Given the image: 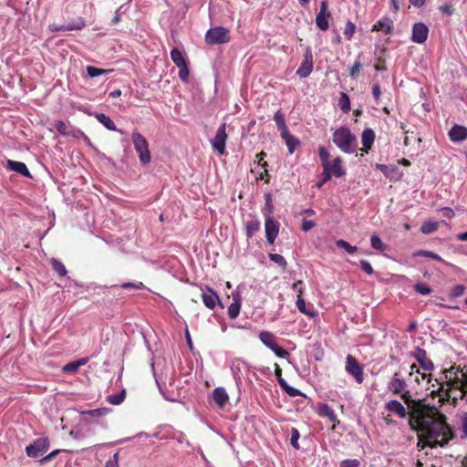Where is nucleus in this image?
Instances as JSON below:
<instances>
[{
    "instance_id": "nucleus-1",
    "label": "nucleus",
    "mask_w": 467,
    "mask_h": 467,
    "mask_svg": "<svg viewBox=\"0 0 467 467\" xmlns=\"http://www.w3.org/2000/svg\"><path fill=\"white\" fill-rule=\"evenodd\" d=\"M410 429L418 432L417 447L423 450L427 447L434 449L444 447L454 438L453 431L447 422L444 414L424 420L423 424L410 425Z\"/></svg>"
},
{
    "instance_id": "nucleus-2",
    "label": "nucleus",
    "mask_w": 467,
    "mask_h": 467,
    "mask_svg": "<svg viewBox=\"0 0 467 467\" xmlns=\"http://www.w3.org/2000/svg\"><path fill=\"white\" fill-rule=\"evenodd\" d=\"M409 410V425L423 424L424 420L442 415L438 408L431 406L426 400H414L407 389L400 394Z\"/></svg>"
},
{
    "instance_id": "nucleus-3",
    "label": "nucleus",
    "mask_w": 467,
    "mask_h": 467,
    "mask_svg": "<svg viewBox=\"0 0 467 467\" xmlns=\"http://www.w3.org/2000/svg\"><path fill=\"white\" fill-rule=\"evenodd\" d=\"M437 393L441 400L449 401L451 399L454 405L457 400H462L467 394V367L457 368L454 376H450L448 388L444 389V385H441Z\"/></svg>"
},
{
    "instance_id": "nucleus-4",
    "label": "nucleus",
    "mask_w": 467,
    "mask_h": 467,
    "mask_svg": "<svg viewBox=\"0 0 467 467\" xmlns=\"http://www.w3.org/2000/svg\"><path fill=\"white\" fill-rule=\"evenodd\" d=\"M333 142L344 153H353L356 150L357 137L347 127H340L333 132Z\"/></svg>"
},
{
    "instance_id": "nucleus-5",
    "label": "nucleus",
    "mask_w": 467,
    "mask_h": 467,
    "mask_svg": "<svg viewBox=\"0 0 467 467\" xmlns=\"http://www.w3.org/2000/svg\"><path fill=\"white\" fill-rule=\"evenodd\" d=\"M131 140L135 150L139 154L140 161L142 164H148L150 161V152L146 138L139 131L135 130L131 134Z\"/></svg>"
},
{
    "instance_id": "nucleus-6",
    "label": "nucleus",
    "mask_w": 467,
    "mask_h": 467,
    "mask_svg": "<svg viewBox=\"0 0 467 467\" xmlns=\"http://www.w3.org/2000/svg\"><path fill=\"white\" fill-rule=\"evenodd\" d=\"M259 339L267 348H269L278 358H287L290 354L287 350L280 347L276 342L275 336L269 331H261Z\"/></svg>"
},
{
    "instance_id": "nucleus-7",
    "label": "nucleus",
    "mask_w": 467,
    "mask_h": 467,
    "mask_svg": "<svg viewBox=\"0 0 467 467\" xmlns=\"http://www.w3.org/2000/svg\"><path fill=\"white\" fill-rule=\"evenodd\" d=\"M230 32L223 26H216L209 29L205 34V42L208 45L226 44L230 41Z\"/></svg>"
},
{
    "instance_id": "nucleus-8",
    "label": "nucleus",
    "mask_w": 467,
    "mask_h": 467,
    "mask_svg": "<svg viewBox=\"0 0 467 467\" xmlns=\"http://www.w3.org/2000/svg\"><path fill=\"white\" fill-rule=\"evenodd\" d=\"M50 447V441L47 437L36 439L32 443L26 447V453L30 458H37L44 455Z\"/></svg>"
},
{
    "instance_id": "nucleus-9",
    "label": "nucleus",
    "mask_w": 467,
    "mask_h": 467,
    "mask_svg": "<svg viewBox=\"0 0 467 467\" xmlns=\"http://www.w3.org/2000/svg\"><path fill=\"white\" fill-rule=\"evenodd\" d=\"M346 371L354 377L355 380L361 384L364 381L363 367L358 359L352 355H348L346 358Z\"/></svg>"
},
{
    "instance_id": "nucleus-10",
    "label": "nucleus",
    "mask_w": 467,
    "mask_h": 467,
    "mask_svg": "<svg viewBox=\"0 0 467 467\" xmlns=\"http://www.w3.org/2000/svg\"><path fill=\"white\" fill-rule=\"evenodd\" d=\"M227 138L228 135L226 133V124L223 123L219 126L214 138L212 140L213 149L221 156L226 154L225 142Z\"/></svg>"
},
{
    "instance_id": "nucleus-11",
    "label": "nucleus",
    "mask_w": 467,
    "mask_h": 467,
    "mask_svg": "<svg viewBox=\"0 0 467 467\" xmlns=\"http://www.w3.org/2000/svg\"><path fill=\"white\" fill-rule=\"evenodd\" d=\"M330 16L331 14L328 12L327 1H321L320 10L316 16L317 26L322 31H327L329 27L328 19L330 18Z\"/></svg>"
},
{
    "instance_id": "nucleus-12",
    "label": "nucleus",
    "mask_w": 467,
    "mask_h": 467,
    "mask_svg": "<svg viewBox=\"0 0 467 467\" xmlns=\"http://www.w3.org/2000/svg\"><path fill=\"white\" fill-rule=\"evenodd\" d=\"M313 54L310 47H307L304 54V59L301 62V65L296 70V74L300 78L308 77L313 71Z\"/></svg>"
},
{
    "instance_id": "nucleus-13",
    "label": "nucleus",
    "mask_w": 467,
    "mask_h": 467,
    "mask_svg": "<svg viewBox=\"0 0 467 467\" xmlns=\"http://www.w3.org/2000/svg\"><path fill=\"white\" fill-rule=\"evenodd\" d=\"M280 223L271 216H267L265 222V231L267 242L271 244L275 243L279 234Z\"/></svg>"
},
{
    "instance_id": "nucleus-14",
    "label": "nucleus",
    "mask_w": 467,
    "mask_h": 467,
    "mask_svg": "<svg viewBox=\"0 0 467 467\" xmlns=\"http://www.w3.org/2000/svg\"><path fill=\"white\" fill-rule=\"evenodd\" d=\"M201 297L204 306L211 310H213L217 304H219L221 307H223L219 296L210 286H206L205 291L202 292Z\"/></svg>"
},
{
    "instance_id": "nucleus-15",
    "label": "nucleus",
    "mask_w": 467,
    "mask_h": 467,
    "mask_svg": "<svg viewBox=\"0 0 467 467\" xmlns=\"http://www.w3.org/2000/svg\"><path fill=\"white\" fill-rule=\"evenodd\" d=\"M411 356L419 362L420 368L425 371H432L434 369L433 362L428 358L425 349L417 348Z\"/></svg>"
},
{
    "instance_id": "nucleus-16",
    "label": "nucleus",
    "mask_w": 467,
    "mask_h": 467,
    "mask_svg": "<svg viewBox=\"0 0 467 467\" xmlns=\"http://www.w3.org/2000/svg\"><path fill=\"white\" fill-rule=\"evenodd\" d=\"M429 36L428 26L421 22L415 23L412 27L411 40L417 44L424 43Z\"/></svg>"
},
{
    "instance_id": "nucleus-17",
    "label": "nucleus",
    "mask_w": 467,
    "mask_h": 467,
    "mask_svg": "<svg viewBox=\"0 0 467 467\" xmlns=\"http://www.w3.org/2000/svg\"><path fill=\"white\" fill-rule=\"evenodd\" d=\"M388 389L393 394L400 395L407 389V383L403 379L400 378V373L396 372L389 381Z\"/></svg>"
},
{
    "instance_id": "nucleus-18",
    "label": "nucleus",
    "mask_w": 467,
    "mask_h": 467,
    "mask_svg": "<svg viewBox=\"0 0 467 467\" xmlns=\"http://www.w3.org/2000/svg\"><path fill=\"white\" fill-rule=\"evenodd\" d=\"M385 408L389 412L396 414L401 419L409 416V410L406 409L399 400H391L385 403Z\"/></svg>"
},
{
    "instance_id": "nucleus-19",
    "label": "nucleus",
    "mask_w": 467,
    "mask_h": 467,
    "mask_svg": "<svg viewBox=\"0 0 467 467\" xmlns=\"http://www.w3.org/2000/svg\"><path fill=\"white\" fill-rule=\"evenodd\" d=\"M393 21L389 17L385 16L373 25L372 31H381L386 35H389L393 32Z\"/></svg>"
},
{
    "instance_id": "nucleus-20",
    "label": "nucleus",
    "mask_w": 467,
    "mask_h": 467,
    "mask_svg": "<svg viewBox=\"0 0 467 467\" xmlns=\"http://www.w3.org/2000/svg\"><path fill=\"white\" fill-rule=\"evenodd\" d=\"M242 306V296L240 293H234L233 294V302L228 306V316L231 319H235L241 310Z\"/></svg>"
},
{
    "instance_id": "nucleus-21",
    "label": "nucleus",
    "mask_w": 467,
    "mask_h": 467,
    "mask_svg": "<svg viewBox=\"0 0 467 467\" xmlns=\"http://www.w3.org/2000/svg\"><path fill=\"white\" fill-rule=\"evenodd\" d=\"M449 137L453 142L462 141L467 138V129L463 126L454 125L449 131Z\"/></svg>"
},
{
    "instance_id": "nucleus-22",
    "label": "nucleus",
    "mask_w": 467,
    "mask_h": 467,
    "mask_svg": "<svg viewBox=\"0 0 467 467\" xmlns=\"http://www.w3.org/2000/svg\"><path fill=\"white\" fill-rule=\"evenodd\" d=\"M213 399L220 408H223L229 400V396L223 388L218 387L213 390Z\"/></svg>"
},
{
    "instance_id": "nucleus-23",
    "label": "nucleus",
    "mask_w": 467,
    "mask_h": 467,
    "mask_svg": "<svg viewBox=\"0 0 467 467\" xmlns=\"http://www.w3.org/2000/svg\"><path fill=\"white\" fill-rule=\"evenodd\" d=\"M318 414L321 417H327L328 420L333 422L332 430H335L336 423H339L336 413L333 409L327 404H320L318 407Z\"/></svg>"
},
{
    "instance_id": "nucleus-24",
    "label": "nucleus",
    "mask_w": 467,
    "mask_h": 467,
    "mask_svg": "<svg viewBox=\"0 0 467 467\" xmlns=\"http://www.w3.org/2000/svg\"><path fill=\"white\" fill-rule=\"evenodd\" d=\"M281 138L285 140L288 151L290 154H293L296 150V149L299 146L300 140L294 135H292L289 130L285 132H282L280 134Z\"/></svg>"
},
{
    "instance_id": "nucleus-25",
    "label": "nucleus",
    "mask_w": 467,
    "mask_h": 467,
    "mask_svg": "<svg viewBox=\"0 0 467 467\" xmlns=\"http://www.w3.org/2000/svg\"><path fill=\"white\" fill-rule=\"evenodd\" d=\"M7 168L25 177H31V173L24 162L8 160Z\"/></svg>"
},
{
    "instance_id": "nucleus-26",
    "label": "nucleus",
    "mask_w": 467,
    "mask_h": 467,
    "mask_svg": "<svg viewBox=\"0 0 467 467\" xmlns=\"http://www.w3.org/2000/svg\"><path fill=\"white\" fill-rule=\"evenodd\" d=\"M328 171L331 176L342 177L345 175V170L342 167V159L340 157L335 158L333 162L328 164Z\"/></svg>"
},
{
    "instance_id": "nucleus-27",
    "label": "nucleus",
    "mask_w": 467,
    "mask_h": 467,
    "mask_svg": "<svg viewBox=\"0 0 467 467\" xmlns=\"http://www.w3.org/2000/svg\"><path fill=\"white\" fill-rule=\"evenodd\" d=\"M88 358H81L78 360L69 362L63 366L62 371L65 373H76L79 367L86 365L88 362Z\"/></svg>"
},
{
    "instance_id": "nucleus-28",
    "label": "nucleus",
    "mask_w": 467,
    "mask_h": 467,
    "mask_svg": "<svg viewBox=\"0 0 467 467\" xmlns=\"http://www.w3.org/2000/svg\"><path fill=\"white\" fill-rule=\"evenodd\" d=\"M375 140V133L371 129H366L361 135V141L365 151L371 149Z\"/></svg>"
},
{
    "instance_id": "nucleus-29",
    "label": "nucleus",
    "mask_w": 467,
    "mask_h": 467,
    "mask_svg": "<svg viewBox=\"0 0 467 467\" xmlns=\"http://www.w3.org/2000/svg\"><path fill=\"white\" fill-rule=\"evenodd\" d=\"M96 119H98V121L99 123H101L109 130L119 131L120 133H122L121 130H118V129H117L115 123L113 122V120L109 116H107L106 114H104V113H98V114H96Z\"/></svg>"
},
{
    "instance_id": "nucleus-30",
    "label": "nucleus",
    "mask_w": 467,
    "mask_h": 467,
    "mask_svg": "<svg viewBox=\"0 0 467 467\" xmlns=\"http://www.w3.org/2000/svg\"><path fill=\"white\" fill-rule=\"evenodd\" d=\"M171 58L177 67L187 64L182 52L177 47L172 48L171 51Z\"/></svg>"
},
{
    "instance_id": "nucleus-31",
    "label": "nucleus",
    "mask_w": 467,
    "mask_h": 467,
    "mask_svg": "<svg viewBox=\"0 0 467 467\" xmlns=\"http://www.w3.org/2000/svg\"><path fill=\"white\" fill-rule=\"evenodd\" d=\"M246 236L252 238L260 230V223L257 220H250L245 223Z\"/></svg>"
},
{
    "instance_id": "nucleus-32",
    "label": "nucleus",
    "mask_w": 467,
    "mask_h": 467,
    "mask_svg": "<svg viewBox=\"0 0 467 467\" xmlns=\"http://www.w3.org/2000/svg\"><path fill=\"white\" fill-rule=\"evenodd\" d=\"M274 119L275 121L278 130L280 131V134H282V132H285L288 130L287 126L285 124V116L280 109L275 112Z\"/></svg>"
},
{
    "instance_id": "nucleus-33",
    "label": "nucleus",
    "mask_w": 467,
    "mask_h": 467,
    "mask_svg": "<svg viewBox=\"0 0 467 467\" xmlns=\"http://www.w3.org/2000/svg\"><path fill=\"white\" fill-rule=\"evenodd\" d=\"M50 264L53 270L58 274L59 276H66L67 274V270L64 264L56 258L50 259Z\"/></svg>"
},
{
    "instance_id": "nucleus-34",
    "label": "nucleus",
    "mask_w": 467,
    "mask_h": 467,
    "mask_svg": "<svg viewBox=\"0 0 467 467\" xmlns=\"http://www.w3.org/2000/svg\"><path fill=\"white\" fill-rule=\"evenodd\" d=\"M439 228V224L434 221H425L420 226V232L424 234H430L436 232Z\"/></svg>"
},
{
    "instance_id": "nucleus-35",
    "label": "nucleus",
    "mask_w": 467,
    "mask_h": 467,
    "mask_svg": "<svg viewBox=\"0 0 467 467\" xmlns=\"http://www.w3.org/2000/svg\"><path fill=\"white\" fill-rule=\"evenodd\" d=\"M338 106L341 109V110L345 113H348L350 111V99L347 93H345V92L340 93Z\"/></svg>"
},
{
    "instance_id": "nucleus-36",
    "label": "nucleus",
    "mask_w": 467,
    "mask_h": 467,
    "mask_svg": "<svg viewBox=\"0 0 467 467\" xmlns=\"http://www.w3.org/2000/svg\"><path fill=\"white\" fill-rule=\"evenodd\" d=\"M457 368H461V367L453 365L450 368L443 369L442 373L444 374L446 380L443 383H440L439 380L436 379L435 382L439 385V387H441V385H444V389L448 388L450 376H452V377L454 376V373L457 371Z\"/></svg>"
},
{
    "instance_id": "nucleus-37",
    "label": "nucleus",
    "mask_w": 467,
    "mask_h": 467,
    "mask_svg": "<svg viewBox=\"0 0 467 467\" xmlns=\"http://www.w3.org/2000/svg\"><path fill=\"white\" fill-rule=\"evenodd\" d=\"M318 154L321 161L323 170L328 169L330 154L325 147L321 146L318 149Z\"/></svg>"
},
{
    "instance_id": "nucleus-38",
    "label": "nucleus",
    "mask_w": 467,
    "mask_h": 467,
    "mask_svg": "<svg viewBox=\"0 0 467 467\" xmlns=\"http://www.w3.org/2000/svg\"><path fill=\"white\" fill-rule=\"evenodd\" d=\"M84 26H85L84 21L82 19H79L78 21H77L75 23H69V24H67L66 26H59V27H57L56 29L57 30L71 31V30H80Z\"/></svg>"
},
{
    "instance_id": "nucleus-39",
    "label": "nucleus",
    "mask_w": 467,
    "mask_h": 467,
    "mask_svg": "<svg viewBox=\"0 0 467 467\" xmlns=\"http://www.w3.org/2000/svg\"><path fill=\"white\" fill-rule=\"evenodd\" d=\"M360 57H361V54H359L355 61V63L353 64V66L351 67L350 68V71H349V76L350 78H357V77L358 76L363 65L361 63V60H360Z\"/></svg>"
},
{
    "instance_id": "nucleus-40",
    "label": "nucleus",
    "mask_w": 467,
    "mask_h": 467,
    "mask_svg": "<svg viewBox=\"0 0 467 467\" xmlns=\"http://www.w3.org/2000/svg\"><path fill=\"white\" fill-rule=\"evenodd\" d=\"M414 256L429 257L438 262L443 261V259L438 254L428 250H419L416 253H414Z\"/></svg>"
},
{
    "instance_id": "nucleus-41",
    "label": "nucleus",
    "mask_w": 467,
    "mask_h": 467,
    "mask_svg": "<svg viewBox=\"0 0 467 467\" xmlns=\"http://www.w3.org/2000/svg\"><path fill=\"white\" fill-rule=\"evenodd\" d=\"M268 256L271 261L275 262L279 266H281L283 268V271H285L286 269L287 262L283 255L271 253L268 254Z\"/></svg>"
},
{
    "instance_id": "nucleus-42",
    "label": "nucleus",
    "mask_w": 467,
    "mask_h": 467,
    "mask_svg": "<svg viewBox=\"0 0 467 467\" xmlns=\"http://www.w3.org/2000/svg\"><path fill=\"white\" fill-rule=\"evenodd\" d=\"M125 395H126V392H125V389H123L119 393L109 395L108 397V401L112 405H119L120 403L123 402V400L125 399Z\"/></svg>"
},
{
    "instance_id": "nucleus-43",
    "label": "nucleus",
    "mask_w": 467,
    "mask_h": 467,
    "mask_svg": "<svg viewBox=\"0 0 467 467\" xmlns=\"http://www.w3.org/2000/svg\"><path fill=\"white\" fill-rule=\"evenodd\" d=\"M355 33H356V25L354 23H352L350 20H348L346 23V26L344 28L343 34L348 40H350L353 37Z\"/></svg>"
},
{
    "instance_id": "nucleus-44",
    "label": "nucleus",
    "mask_w": 467,
    "mask_h": 467,
    "mask_svg": "<svg viewBox=\"0 0 467 467\" xmlns=\"http://www.w3.org/2000/svg\"><path fill=\"white\" fill-rule=\"evenodd\" d=\"M109 71H111V69H102V68L95 67L92 66L87 67V72L90 78H96L100 75L106 74Z\"/></svg>"
},
{
    "instance_id": "nucleus-45",
    "label": "nucleus",
    "mask_w": 467,
    "mask_h": 467,
    "mask_svg": "<svg viewBox=\"0 0 467 467\" xmlns=\"http://www.w3.org/2000/svg\"><path fill=\"white\" fill-rule=\"evenodd\" d=\"M108 411H109L108 409L101 408V409H95V410H85V411H82L81 414L83 416L88 415V416H91V417H94V418H99V417H101V416L105 415Z\"/></svg>"
},
{
    "instance_id": "nucleus-46",
    "label": "nucleus",
    "mask_w": 467,
    "mask_h": 467,
    "mask_svg": "<svg viewBox=\"0 0 467 467\" xmlns=\"http://www.w3.org/2000/svg\"><path fill=\"white\" fill-rule=\"evenodd\" d=\"M336 244L339 248H344L348 254H354L358 251L357 246H353L349 243H348L347 241L342 240V239L337 240L336 242Z\"/></svg>"
},
{
    "instance_id": "nucleus-47",
    "label": "nucleus",
    "mask_w": 467,
    "mask_h": 467,
    "mask_svg": "<svg viewBox=\"0 0 467 467\" xmlns=\"http://www.w3.org/2000/svg\"><path fill=\"white\" fill-rule=\"evenodd\" d=\"M370 243L371 246L376 250L384 251L386 249V245L377 234L371 236Z\"/></svg>"
},
{
    "instance_id": "nucleus-48",
    "label": "nucleus",
    "mask_w": 467,
    "mask_h": 467,
    "mask_svg": "<svg viewBox=\"0 0 467 467\" xmlns=\"http://www.w3.org/2000/svg\"><path fill=\"white\" fill-rule=\"evenodd\" d=\"M414 373H416L418 375H420L422 380L423 379H427L428 382H431V379H431L432 378L431 374L420 373L419 367L417 365H415V364H412L410 366V375L413 376Z\"/></svg>"
},
{
    "instance_id": "nucleus-49",
    "label": "nucleus",
    "mask_w": 467,
    "mask_h": 467,
    "mask_svg": "<svg viewBox=\"0 0 467 467\" xmlns=\"http://www.w3.org/2000/svg\"><path fill=\"white\" fill-rule=\"evenodd\" d=\"M296 306L301 313L310 317L314 316L313 312L307 310L306 301L302 297L296 299Z\"/></svg>"
},
{
    "instance_id": "nucleus-50",
    "label": "nucleus",
    "mask_w": 467,
    "mask_h": 467,
    "mask_svg": "<svg viewBox=\"0 0 467 467\" xmlns=\"http://www.w3.org/2000/svg\"><path fill=\"white\" fill-rule=\"evenodd\" d=\"M377 168L387 177H389L391 175V172L399 171L398 168L388 166L385 164H377Z\"/></svg>"
},
{
    "instance_id": "nucleus-51",
    "label": "nucleus",
    "mask_w": 467,
    "mask_h": 467,
    "mask_svg": "<svg viewBox=\"0 0 467 467\" xmlns=\"http://www.w3.org/2000/svg\"><path fill=\"white\" fill-rule=\"evenodd\" d=\"M55 127L57 129V130L62 134V135H69V130H68V127L67 125L63 121V120H57L56 121L55 123Z\"/></svg>"
},
{
    "instance_id": "nucleus-52",
    "label": "nucleus",
    "mask_w": 467,
    "mask_h": 467,
    "mask_svg": "<svg viewBox=\"0 0 467 467\" xmlns=\"http://www.w3.org/2000/svg\"><path fill=\"white\" fill-rule=\"evenodd\" d=\"M464 291L465 286L463 285H457L451 288L450 295L451 297L455 298L462 296Z\"/></svg>"
},
{
    "instance_id": "nucleus-53",
    "label": "nucleus",
    "mask_w": 467,
    "mask_h": 467,
    "mask_svg": "<svg viewBox=\"0 0 467 467\" xmlns=\"http://www.w3.org/2000/svg\"><path fill=\"white\" fill-rule=\"evenodd\" d=\"M415 290L418 293L424 295V296L429 295L431 292V288L428 285L422 284V283L416 284Z\"/></svg>"
},
{
    "instance_id": "nucleus-54",
    "label": "nucleus",
    "mask_w": 467,
    "mask_h": 467,
    "mask_svg": "<svg viewBox=\"0 0 467 467\" xmlns=\"http://www.w3.org/2000/svg\"><path fill=\"white\" fill-rule=\"evenodd\" d=\"M360 462L357 459L344 460L340 462L339 467H359Z\"/></svg>"
},
{
    "instance_id": "nucleus-55",
    "label": "nucleus",
    "mask_w": 467,
    "mask_h": 467,
    "mask_svg": "<svg viewBox=\"0 0 467 467\" xmlns=\"http://www.w3.org/2000/svg\"><path fill=\"white\" fill-rule=\"evenodd\" d=\"M265 156L266 153L265 151H261L255 156V162H257V164L262 168H266L268 166V163L265 161Z\"/></svg>"
},
{
    "instance_id": "nucleus-56",
    "label": "nucleus",
    "mask_w": 467,
    "mask_h": 467,
    "mask_svg": "<svg viewBox=\"0 0 467 467\" xmlns=\"http://www.w3.org/2000/svg\"><path fill=\"white\" fill-rule=\"evenodd\" d=\"M293 290L296 293L297 298L302 297L304 293L303 282L301 280L296 282L292 285Z\"/></svg>"
},
{
    "instance_id": "nucleus-57",
    "label": "nucleus",
    "mask_w": 467,
    "mask_h": 467,
    "mask_svg": "<svg viewBox=\"0 0 467 467\" xmlns=\"http://www.w3.org/2000/svg\"><path fill=\"white\" fill-rule=\"evenodd\" d=\"M180 68L179 70V78L186 82L189 78V68H188V66L187 64L184 65V66H182V67H178Z\"/></svg>"
},
{
    "instance_id": "nucleus-58",
    "label": "nucleus",
    "mask_w": 467,
    "mask_h": 467,
    "mask_svg": "<svg viewBox=\"0 0 467 467\" xmlns=\"http://www.w3.org/2000/svg\"><path fill=\"white\" fill-rule=\"evenodd\" d=\"M298 439H299V431L296 429H292L291 445L296 450L299 449Z\"/></svg>"
},
{
    "instance_id": "nucleus-59",
    "label": "nucleus",
    "mask_w": 467,
    "mask_h": 467,
    "mask_svg": "<svg viewBox=\"0 0 467 467\" xmlns=\"http://www.w3.org/2000/svg\"><path fill=\"white\" fill-rule=\"evenodd\" d=\"M359 266L360 268L368 275H372L373 274V267L371 266V265L369 264V262H368L367 260H361L359 262Z\"/></svg>"
},
{
    "instance_id": "nucleus-60",
    "label": "nucleus",
    "mask_w": 467,
    "mask_h": 467,
    "mask_svg": "<svg viewBox=\"0 0 467 467\" xmlns=\"http://www.w3.org/2000/svg\"><path fill=\"white\" fill-rule=\"evenodd\" d=\"M289 396L291 397H296L299 394V390L293 388V387H290L286 381H285V384L284 386H280Z\"/></svg>"
},
{
    "instance_id": "nucleus-61",
    "label": "nucleus",
    "mask_w": 467,
    "mask_h": 467,
    "mask_svg": "<svg viewBox=\"0 0 467 467\" xmlns=\"http://www.w3.org/2000/svg\"><path fill=\"white\" fill-rule=\"evenodd\" d=\"M121 288H123V289L133 288L135 290H140L143 288V284L141 282H139V283L127 282V283H123L121 285Z\"/></svg>"
},
{
    "instance_id": "nucleus-62",
    "label": "nucleus",
    "mask_w": 467,
    "mask_h": 467,
    "mask_svg": "<svg viewBox=\"0 0 467 467\" xmlns=\"http://www.w3.org/2000/svg\"><path fill=\"white\" fill-rule=\"evenodd\" d=\"M321 177V181L317 184L318 188L322 187L326 182H327L331 179V175L330 172L328 171V169L323 170Z\"/></svg>"
},
{
    "instance_id": "nucleus-63",
    "label": "nucleus",
    "mask_w": 467,
    "mask_h": 467,
    "mask_svg": "<svg viewBox=\"0 0 467 467\" xmlns=\"http://www.w3.org/2000/svg\"><path fill=\"white\" fill-rule=\"evenodd\" d=\"M275 374L279 385L284 386L285 380L282 378V368L277 363L275 364Z\"/></svg>"
},
{
    "instance_id": "nucleus-64",
    "label": "nucleus",
    "mask_w": 467,
    "mask_h": 467,
    "mask_svg": "<svg viewBox=\"0 0 467 467\" xmlns=\"http://www.w3.org/2000/svg\"><path fill=\"white\" fill-rule=\"evenodd\" d=\"M61 450H54L52 451L50 453H48L47 455H46L45 457H43L39 462L41 464L45 463V462H47L49 461H51L53 458H55L57 455H58L60 453Z\"/></svg>"
}]
</instances>
